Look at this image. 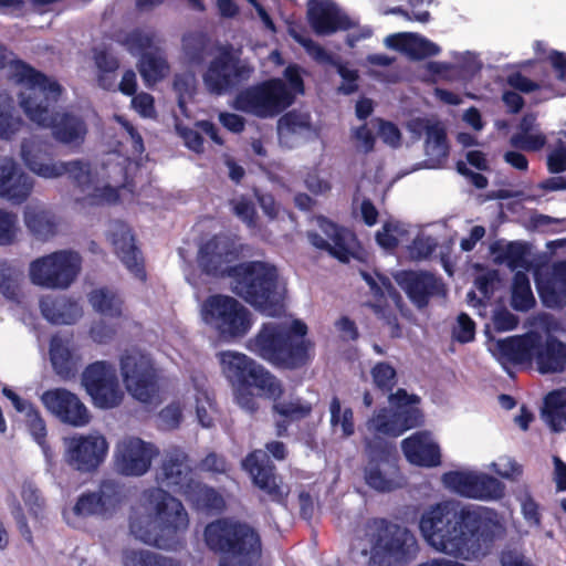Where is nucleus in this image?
Masks as SVG:
<instances>
[{"label":"nucleus","mask_w":566,"mask_h":566,"mask_svg":"<svg viewBox=\"0 0 566 566\" xmlns=\"http://www.w3.org/2000/svg\"><path fill=\"white\" fill-rule=\"evenodd\" d=\"M419 530L437 552L472 560L491 552L502 525L491 509L446 500L430 505L421 514Z\"/></svg>","instance_id":"obj_1"},{"label":"nucleus","mask_w":566,"mask_h":566,"mask_svg":"<svg viewBox=\"0 0 566 566\" xmlns=\"http://www.w3.org/2000/svg\"><path fill=\"white\" fill-rule=\"evenodd\" d=\"M14 82L22 87L19 103L27 117L43 128H50L59 144L80 147L84 144L88 127L83 116L70 112H54L64 88L52 76L36 70L23 60L11 63Z\"/></svg>","instance_id":"obj_2"},{"label":"nucleus","mask_w":566,"mask_h":566,"mask_svg":"<svg viewBox=\"0 0 566 566\" xmlns=\"http://www.w3.org/2000/svg\"><path fill=\"white\" fill-rule=\"evenodd\" d=\"M307 334V325L298 318L290 324L265 322L248 339L247 348L276 369L297 370L313 358L314 343Z\"/></svg>","instance_id":"obj_3"},{"label":"nucleus","mask_w":566,"mask_h":566,"mask_svg":"<svg viewBox=\"0 0 566 566\" xmlns=\"http://www.w3.org/2000/svg\"><path fill=\"white\" fill-rule=\"evenodd\" d=\"M155 514L133 512L129 531L140 542L161 549H176L189 526L188 513L180 500L155 488L145 492Z\"/></svg>","instance_id":"obj_4"},{"label":"nucleus","mask_w":566,"mask_h":566,"mask_svg":"<svg viewBox=\"0 0 566 566\" xmlns=\"http://www.w3.org/2000/svg\"><path fill=\"white\" fill-rule=\"evenodd\" d=\"M284 80L272 77L240 91L235 109L259 118H273L287 109L304 93V81L296 64L284 70Z\"/></svg>","instance_id":"obj_5"},{"label":"nucleus","mask_w":566,"mask_h":566,"mask_svg":"<svg viewBox=\"0 0 566 566\" xmlns=\"http://www.w3.org/2000/svg\"><path fill=\"white\" fill-rule=\"evenodd\" d=\"M203 538L211 552L235 562L220 563L219 566H254L261 557L259 532L249 523L233 517H220L208 523Z\"/></svg>","instance_id":"obj_6"},{"label":"nucleus","mask_w":566,"mask_h":566,"mask_svg":"<svg viewBox=\"0 0 566 566\" xmlns=\"http://www.w3.org/2000/svg\"><path fill=\"white\" fill-rule=\"evenodd\" d=\"M231 280L233 293L261 313L274 316L283 307L275 265L264 261L237 263Z\"/></svg>","instance_id":"obj_7"},{"label":"nucleus","mask_w":566,"mask_h":566,"mask_svg":"<svg viewBox=\"0 0 566 566\" xmlns=\"http://www.w3.org/2000/svg\"><path fill=\"white\" fill-rule=\"evenodd\" d=\"M364 536L370 545V560L376 566H408L418 554L415 535L407 528L382 517L369 518Z\"/></svg>","instance_id":"obj_8"},{"label":"nucleus","mask_w":566,"mask_h":566,"mask_svg":"<svg viewBox=\"0 0 566 566\" xmlns=\"http://www.w3.org/2000/svg\"><path fill=\"white\" fill-rule=\"evenodd\" d=\"M363 441L366 455L364 465L366 484L378 492H391L400 488V469L395 455V447L378 434L365 437Z\"/></svg>","instance_id":"obj_9"},{"label":"nucleus","mask_w":566,"mask_h":566,"mask_svg":"<svg viewBox=\"0 0 566 566\" xmlns=\"http://www.w3.org/2000/svg\"><path fill=\"white\" fill-rule=\"evenodd\" d=\"M81 270L82 258L77 252L59 250L33 260L29 266V276L38 286L66 290L77 279Z\"/></svg>","instance_id":"obj_10"},{"label":"nucleus","mask_w":566,"mask_h":566,"mask_svg":"<svg viewBox=\"0 0 566 566\" xmlns=\"http://www.w3.org/2000/svg\"><path fill=\"white\" fill-rule=\"evenodd\" d=\"M243 252L233 235L220 232L198 244L196 262L200 272L212 279H232L233 268Z\"/></svg>","instance_id":"obj_11"},{"label":"nucleus","mask_w":566,"mask_h":566,"mask_svg":"<svg viewBox=\"0 0 566 566\" xmlns=\"http://www.w3.org/2000/svg\"><path fill=\"white\" fill-rule=\"evenodd\" d=\"M206 319L224 339L244 337L252 327L250 311L232 296L216 294L203 305Z\"/></svg>","instance_id":"obj_12"},{"label":"nucleus","mask_w":566,"mask_h":566,"mask_svg":"<svg viewBox=\"0 0 566 566\" xmlns=\"http://www.w3.org/2000/svg\"><path fill=\"white\" fill-rule=\"evenodd\" d=\"M81 382L92 403L99 409H113L124 398L115 366L106 360L88 364L81 376Z\"/></svg>","instance_id":"obj_13"},{"label":"nucleus","mask_w":566,"mask_h":566,"mask_svg":"<svg viewBox=\"0 0 566 566\" xmlns=\"http://www.w3.org/2000/svg\"><path fill=\"white\" fill-rule=\"evenodd\" d=\"M253 69L234 56L230 46H220L202 75L209 93L223 95L248 81Z\"/></svg>","instance_id":"obj_14"},{"label":"nucleus","mask_w":566,"mask_h":566,"mask_svg":"<svg viewBox=\"0 0 566 566\" xmlns=\"http://www.w3.org/2000/svg\"><path fill=\"white\" fill-rule=\"evenodd\" d=\"M223 371L229 380L240 387L256 388L262 394L279 391L276 376L245 354L223 352L221 354Z\"/></svg>","instance_id":"obj_15"},{"label":"nucleus","mask_w":566,"mask_h":566,"mask_svg":"<svg viewBox=\"0 0 566 566\" xmlns=\"http://www.w3.org/2000/svg\"><path fill=\"white\" fill-rule=\"evenodd\" d=\"M241 465L251 476L253 485L261 490L270 502L286 506L290 486L283 482L275 464L263 450L249 452Z\"/></svg>","instance_id":"obj_16"},{"label":"nucleus","mask_w":566,"mask_h":566,"mask_svg":"<svg viewBox=\"0 0 566 566\" xmlns=\"http://www.w3.org/2000/svg\"><path fill=\"white\" fill-rule=\"evenodd\" d=\"M444 486L460 496L481 501H497L505 495V484L483 472L449 471L443 473Z\"/></svg>","instance_id":"obj_17"},{"label":"nucleus","mask_w":566,"mask_h":566,"mask_svg":"<svg viewBox=\"0 0 566 566\" xmlns=\"http://www.w3.org/2000/svg\"><path fill=\"white\" fill-rule=\"evenodd\" d=\"M120 373L129 394L138 401L148 403L159 394L157 370L143 356L123 355Z\"/></svg>","instance_id":"obj_18"},{"label":"nucleus","mask_w":566,"mask_h":566,"mask_svg":"<svg viewBox=\"0 0 566 566\" xmlns=\"http://www.w3.org/2000/svg\"><path fill=\"white\" fill-rule=\"evenodd\" d=\"M65 444L67 464L82 473L97 470L108 452V442L101 434H75L67 438Z\"/></svg>","instance_id":"obj_19"},{"label":"nucleus","mask_w":566,"mask_h":566,"mask_svg":"<svg viewBox=\"0 0 566 566\" xmlns=\"http://www.w3.org/2000/svg\"><path fill=\"white\" fill-rule=\"evenodd\" d=\"M158 453L153 443L137 437H126L115 447L114 468L124 476H142L148 472Z\"/></svg>","instance_id":"obj_20"},{"label":"nucleus","mask_w":566,"mask_h":566,"mask_svg":"<svg viewBox=\"0 0 566 566\" xmlns=\"http://www.w3.org/2000/svg\"><path fill=\"white\" fill-rule=\"evenodd\" d=\"M125 499L124 485L114 480H103L95 492L82 493L73 506L80 517L113 514Z\"/></svg>","instance_id":"obj_21"},{"label":"nucleus","mask_w":566,"mask_h":566,"mask_svg":"<svg viewBox=\"0 0 566 566\" xmlns=\"http://www.w3.org/2000/svg\"><path fill=\"white\" fill-rule=\"evenodd\" d=\"M43 406L61 422L72 427H84L91 413L80 397L66 388L45 390L41 396Z\"/></svg>","instance_id":"obj_22"},{"label":"nucleus","mask_w":566,"mask_h":566,"mask_svg":"<svg viewBox=\"0 0 566 566\" xmlns=\"http://www.w3.org/2000/svg\"><path fill=\"white\" fill-rule=\"evenodd\" d=\"M396 281L419 310L427 307L432 297L447 294L442 279L428 271H402L396 276Z\"/></svg>","instance_id":"obj_23"},{"label":"nucleus","mask_w":566,"mask_h":566,"mask_svg":"<svg viewBox=\"0 0 566 566\" xmlns=\"http://www.w3.org/2000/svg\"><path fill=\"white\" fill-rule=\"evenodd\" d=\"M319 227L328 240L315 231H308L307 239L310 243L318 250L326 251L339 262L348 263L355 255L353 251V243L356 240L355 234L326 218L319 220Z\"/></svg>","instance_id":"obj_24"},{"label":"nucleus","mask_w":566,"mask_h":566,"mask_svg":"<svg viewBox=\"0 0 566 566\" xmlns=\"http://www.w3.org/2000/svg\"><path fill=\"white\" fill-rule=\"evenodd\" d=\"M109 240L114 252L126 269L140 281L147 277L143 253L136 245V239L130 227L117 221L109 231Z\"/></svg>","instance_id":"obj_25"},{"label":"nucleus","mask_w":566,"mask_h":566,"mask_svg":"<svg viewBox=\"0 0 566 566\" xmlns=\"http://www.w3.org/2000/svg\"><path fill=\"white\" fill-rule=\"evenodd\" d=\"M307 20L317 35H329L354 27L350 18L331 0H308Z\"/></svg>","instance_id":"obj_26"},{"label":"nucleus","mask_w":566,"mask_h":566,"mask_svg":"<svg viewBox=\"0 0 566 566\" xmlns=\"http://www.w3.org/2000/svg\"><path fill=\"white\" fill-rule=\"evenodd\" d=\"M33 186L32 177L14 159L0 160V198L21 205L32 193Z\"/></svg>","instance_id":"obj_27"},{"label":"nucleus","mask_w":566,"mask_h":566,"mask_svg":"<svg viewBox=\"0 0 566 566\" xmlns=\"http://www.w3.org/2000/svg\"><path fill=\"white\" fill-rule=\"evenodd\" d=\"M422 422V411L419 408L411 406L401 410H396L390 415L386 408H382L373 416L368 421V424L377 433L396 438L410 429L421 426Z\"/></svg>","instance_id":"obj_28"},{"label":"nucleus","mask_w":566,"mask_h":566,"mask_svg":"<svg viewBox=\"0 0 566 566\" xmlns=\"http://www.w3.org/2000/svg\"><path fill=\"white\" fill-rule=\"evenodd\" d=\"M158 481L181 495L195 481L187 453L178 448L167 451L158 472Z\"/></svg>","instance_id":"obj_29"},{"label":"nucleus","mask_w":566,"mask_h":566,"mask_svg":"<svg viewBox=\"0 0 566 566\" xmlns=\"http://www.w3.org/2000/svg\"><path fill=\"white\" fill-rule=\"evenodd\" d=\"M539 345V334L527 333L521 336H510L499 339L495 344V355L502 364H524L534 359Z\"/></svg>","instance_id":"obj_30"},{"label":"nucleus","mask_w":566,"mask_h":566,"mask_svg":"<svg viewBox=\"0 0 566 566\" xmlns=\"http://www.w3.org/2000/svg\"><path fill=\"white\" fill-rule=\"evenodd\" d=\"M49 355L52 368L60 379H75L82 365V357L71 346V339L53 335L49 344Z\"/></svg>","instance_id":"obj_31"},{"label":"nucleus","mask_w":566,"mask_h":566,"mask_svg":"<svg viewBox=\"0 0 566 566\" xmlns=\"http://www.w3.org/2000/svg\"><path fill=\"white\" fill-rule=\"evenodd\" d=\"M401 449L411 464L423 468H434L441 464L440 448L424 431L416 432L403 439Z\"/></svg>","instance_id":"obj_32"},{"label":"nucleus","mask_w":566,"mask_h":566,"mask_svg":"<svg viewBox=\"0 0 566 566\" xmlns=\"http://www.w3.org/2000/svg\"><path fill=\"white\" fill-rule=\"evenodd\" d=\"M39 306L42 316L54 325H73L83 316L78 302L64 295L43 296Z\"/></svg>","instance_id":"obj_33"},{"label":"nucleus","mask_w":566,"mask_h":566,"mask_svg":"<svg viewBox=\"0 0 566 566\" xmlns=\"http://www.w3.org/2000/svg\"><path fill=\"white\" fill-rule=\"evenodd\" d=\"M276 382L279 385V391L276 390L274 394H270V391L263 392V396L271 399L273 402L271 408L273 416L286 418L292 421H300L307 418L313 411L312 405L298 397L285 398L284 386L277 377Z\"/></svg>","instance_id":"obj_34"},{"label":"nucleus","mask_w":566,"mask_h":566,"mask_svg":"<svg viewBox=\"0 0 566 566\" xmlns=\"http://www.w3.org/2000/svg\"><path fill=\"white\" fill-rule=\"evenodd\" d=\"M43 144L34 140H23L21 144V157L25 166L44 178H57L62 166L60 161H52L43 149Z\"/></svg>","instance_id":"obj_35"},{"label":"nucleus","mask_w":566,"mask_h":566,"mask_svg":"<svg viewBox=\"0 0 566 566\" xmlns=\"http://www.w3.org/2000/svg\"><path fill=\"white\" fill-rule=\"evenodd\" d=\"M534 358L542 374L563 371L566 369V344L553 336L543 343L539 335V345Z\"/></svg>","instance_id":"obj_36"},{"label":"nucleus","mask_w":566,"mask_h":566,"mask_svg":"<svg viewBox=\"0 0 566 566\" xmlns=\"http://www.w3.org/2000/svg\"><path fill=\"white\" fill-rule=\"evenodd\" d=\"M181 495L185 496L195 510L200 512L221 513L226 507L221 494L196 479Z\"/></svg>","instance_id":"obj_37"},{"label":"nucleus","mask_w":566,"mask_h":566,"mask_svg":"<svg viewBox=\"0 0 566 566\" xmlns=\"http://www.w3.org/2000/svg\"><path fill=\"white\" fill-rule=\"evenodd\" d=\"M219 46L202 31L188 32L182 36V51L188 63L200 66L212 56Z\"/></svg>","instance_id":"obj_38"},{"label":"nucleus","mask_w":566,"mask_h":566,"mask_svg":"<svg viewBox=\"0 0 566 566\" xmlns=\"http://www.w3.org/2000/svg\"><path fill=\"white\" fill-rule=\"evenodd\" d=\"M389 41L394 49L406 52L415 60H423L440 53L439 45L416 33L395 34Z\"/></svg>","instance_id":"obj_39"},{"label":"nucleus","mask_w":566,"mask_h":566,"mask_svg":"<svg viewBox=\"0 0 566 566\" xmlns=\"http://www.w3.org/2000/svg\"><path fill=\"white\" fill-rule=\"evenodd\" d=\"M24 223L33 237L46 241L57 233L59 222L55 214L44 208L27 206Z\"/></svg>","instance_id":"obj_40"},{"label":"nucleus","mask_w":566,"mask_h":566,"mask_svg":"<svg viewBox=\"0 0 566 566\" xmlns=\"http://www.w3.org/2000/svg\"><path fill=\"white\" fill-rule=\"evenodd\" d=\"M543 418L553 431L566 426V389L553 390L544 399Z\"/></svg>","instance_id":"obj_41"},{"label":"nucleus","mask_w":566,"mask_h":566,"mask_svg":"<svg viewBox=\"0 0 566 566\" xmlns=\"http://www.w3.org/2000/svg\"><path fill=\"white\" fill-rule=\"evenodd\" d=\"M87 298L94 311L103 316L119 318L123 314L124 301L107 287L92 290Z\"/></svg>","instance_id":"obj_42"},{"label":"nucleus","mask_w":566,"mask_h":566,"mask_svg":"<svg viewBox=\"0 0 566 566\" xmlns=\"http://www.w3.org/2000/svg\"><path fill=\"white\" fill-rule=\"evenodd\" d=\"M94 62L98 70V86L106 91H115L117 78L116 72L119 69L118 59L108 50L102 49L94 52Z\"/></svg>","instance_id":"obj_43"},{"label":"nucleus","mask_w":566,"mask_h":566,"mask_svg":"<svg viewBox=\"0 0 566 566\" xmlns=\"http://www.w3.org/2000/svg\"><path fill=\"white\" fill-rule=\"evenodd\" d=\"M138 70L144 82L151 85L165 78L169 72V64L160 54L148 52L142 54Z\"/></svg>","instance_id":"obj_44"},{"label":"nucleus","mask_w":566,"mask_h":566,"mask_svg":"<svg viewBox=\"0 0 566 566\" xmlns=\"http://www.w3.org/2000/svg\"><path fill=\"white\" fill-rule=\"evenodd\" d=\"M22 272L12 262L0 260V293L13 303H20Z\"/></svg>","instance_id":"obj_45"},{"label":"nucleus","mask_w":566,"mask_h":566,"mask_svg":"<svg viewBox=\"0 0 566 566\" xmlns=\"http://www.w3.org/2000/svg\"><path fill=\"white\" fill-rule=\"evenodd\" d=\"M536 304L531 282L526 273L517 271L513 276L511 306L518 312H527Z\"/></svg>","instance_id":"obj_46"},{"label":"nucleus","mask_w":566,"mask_h":566,"mask_svg":"<svg viewBox=\"0 0 566 566\" xmlns=\"http://www.w3.org/2000/svg\"><path fill=\"white\" fill-rule=\"evenodd\" d=\"M426 154L437 160L446 159L449 155V144L446 129L439 124H427L426 127Z\"/></svg>","instance_id":"obj_47"},{"label":"nucleus","mask_w":566,"mask_h":566,"mask_svg":"<svg viewBox=\"0 0 566 566\" xmlns=\"http://www.w3.org/2000/svg\"><path fill=\"white\" fill-rule=\"evenodd\" d=\"M62 166L59 177L67 175L72 182L82 191L86 192L93 184V175L88 163L82 160L60 161Z\"/></svg>","instance_id":"obj_48"},{"label":"nucleus","mask_w":566,"mask_h":566,"mask_svg":"<svg viewBox=\"0 0 566 566\" xmlns=\"http://www.w3.org/2000/svg\"><path fill=\"white\" fill-rule=\"evenodd\" d=\"M124 566H179L170 557L146 549H126L123 553Z\"/></svg>","instance_id":"obj_49"},{"label":"nucleus","mask_w":566,"mask_h":566,"mask_svg":"<svg viewBox=\"0 0 566 566\" xmlns=\"http://www.w3.org/2000/svg\"><path fill=\"white\" fill-rule=\"evenodd\" d=\"M12 101L0 94V138L10 139L23 126V120L14 114Z\"/></svg>","instance_id":"obj_50"},{"label":"nucleus","mask_w":566,"mask_h":566,"mask_svg":"<svg viewBox=\"0 0 566 566\" xmlns=\"http://www.w3.org/2000/svg\"><path fill=\"white\" fill-rule=\"evenodd\" d=\"M374 387L381 394L391 392L397 385V370L387 361H378L370 369Z\"/></svg>","instance_id":"obj_51"},{"label":"nucleus","mask_w":566,"mask_h":566,"mask_svg":"<svg viewBox=\"0 0 566 566\" xmlns=\"http://www.w3.org/2000/svg\"><path fill=\"white\" fill-rule=\"evenodd\" d=\"M155 41L154 32H146L140 28H135L126 32L118 42L133 55L147 53Z\"/></svg>","instance_id":"obj_52"},{"label":"nucleus","mask_w":566,"mask_h":566,"mask_svg":"<svg viewBox=\"0 0 566 566\" xmlns=\"http://www.w3.org/2000/svg\"><path fill=\"white\" fill-rule=\"evenodd\" d=\"M528 247L521 241L509 242L499 254L500 261L506 262L511 270L527 268Z\"/></svg>","instance_id":"obj_53"},{"label":"nucleus","mask_w":566,"mask_h":566,"mask_svg":"<svg viewBox=\"0 0 566 566\" xmlns=\"http://www.w3.org/2000/svg\"><path fill=\"white\" fill-rule=\"evenodd\" d=\"M536 289L538 296L544 306L549 308L560 307L566 296L562 295L557 285L552 281V279L536 281Z\"/></svg>","instance_id":"obj_54"},{"label":"nucleus","mask_w":566,"mask_h":566,"mask_svg":"<svg viewBox=\"0 0 566 566\" xmlns=\"http://www.w3.org/2000/svg\"><path fill=\"white\" fill-rule=\"evenodd\" d=\"M25 413V424L29 432L38 444L44 447L46 443V426L40 411L35 406L29 407Z\"/></svg>","instance_id":"obj_55"},{"label":"nucleus","mask_w":566,"mask_h":566,"mask_svg":"<svg viewBox=\"0 0 566 566\" xmlns=\"http://www.w3.org/2000/svg\"><path fill=\"white\" fill-rule=\"evenodd\" d=\"M507 84L514 90L522 93H532L539 90L553 91V84L551 82L541 81L535 82L523 75L521 72H514L506 78Z\"/></svg>","instance_id":"obj_56"},{"label":"nucleus","mask_w":566,"mask_h":566,"mask_svg":"<svg viewBox=\"0 0 566 566\" xmlns=\"http://www.w3.org/2000/svg\"><path fill=\"white\" fill-rule=\"evenodd\" d=\"M279 127L292 134L308 130L311 128V116L296 111L287 112L279 119Z\"/></svg>","instance_id":"obj_57"},{"label":"nucleus","mask_w":566,"mask_h":566,"mask_svg":"<svg viewBox=\"0 0 566 566\" xmlns=\"http://www.w3.org/2000/svg\"><path fill=\"white\" fill-rule=\"evenodd\" d=\"M182 419L184 415L180 402L172 401L159 411L158 426L164 430H175L179 428Z\"/></svg>","instance_id":"obj_58"},{"label":"nucleus","mask_w":566,"mask_h":566,"mask_svg":"<svg viewBox=\"0 0 566 566\" xmlns=\"http://www.w3.org/2000/svg\"><path fill=\"white\" fill-rule=\"evenodd\" d=\"M544 134H513L510 144L512 147L524 151H538L546 145Z\"/></svg>","instance_id":"obj_59"},{"label":"nucleus","mask_w":566,"mask_h":566,"mask_svg":"<svg viewBox=\"0 0 566 566\" xmlns=\"http://www.w3.org/2000/svg\"><path fill=\"white\" fill-rule=\"evenodd\" d=\"M18 232V216L0 208V245L14 242Z\"/></svg>","instance_id":"obj_60"},{"label":"nucleus","mask_w":566,"mask_h":566,"mask_svg":"<svg viewBox=\"0 0 566 566\" xmlns=\"http://www.w3.org/2000/svg\"><path fill=\"white\" fill-rule=\"evenodd\" d=\"M21 497L28 506L29 512L38 517L44 509V499L42 497L39 489L32 483H24L21 490Z\"/></svg>","instance_id":"obj_61"},{"label":"nucleus","mask_w":566,"mask_h":566,"mask_svg":"<svg viewBox=\"0 0 566 566\" xmlns=\"http://www.w3.org/2000/svg\"><path fill=\"white\" fill-rule=\"evenodd\" d=\"M475 336V323L467 314L460 313L457 318V326L453 328V337L461 344L469 343L474 339Z\"/></svg>","instance_id":"obj_62"},{"label":"nucleus","mask_w":566,"mask_h":566,"mask_svg":"<svg viewBox=\"0 0 566 566\" xmlns=\"http://www.w3.org/2000/svg\"><path fill=\"white\" fill-rule=\"evenodd\" d=\"M90 337L97 344L111 343L117 334L116 326L98 319L92 323L90 327Z\"/></svg>","instance_id":"obj_63"},{"label":"nucleus","mask_w":566,"mask_h":566,"mask_svg":"<svg viewBox=\"0 0 566 566\" xmlns=\"http://www.w3.org/2000/svg\"><path fill=\"white\" fill-rule=\"evenodd\" d=\"M547 169L551 174L566 171V146L558 142L556 147L547 156Z\"/></svg>","instance_id":"obj_64"}]
</instances>
